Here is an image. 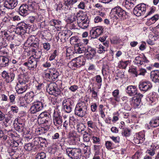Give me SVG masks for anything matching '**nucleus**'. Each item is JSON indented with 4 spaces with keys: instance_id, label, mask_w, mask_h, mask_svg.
Returning <instances> with one entry per match:
<instances>
[{
    "instance_id": "nucleus-63",
    "label": "nucleus",
    "mask_w": 159,
    "mask_h": 159,
    "mask_svg": "<svg viewBox=\"0 0 159 159\" xmlns=\"http://www.w3.org/2000/svg\"><path fill=\"white\" fill-rule=\"evenodd\" d=\"M102 18L99 16H97L94 19V22L96 23H98L99 22H101L102 21Z\"/></svg>"
},
{
    "instance_id": "nucleus-49",
    "label": "nucleus",
    "mask_w": 159,
    "mask_h": 159,
    "mask_svg": "<svg viewBox=\"0 0 159 159\" xmlns=\"http://www.w3.org/2000/svg\"><path fill=\"white\" fill-rule=\"evenodd\" d=\"M77 128L78 132H82L84 130V125L83 124H77Z\"/></svg>"
},
{
    "instance_id": "nucleus-23",
    "label": "nucleus",
    "mask_w": 159,
    "mask_h": 159,
    "mask_svg": "<svg viewBox=\"0 0 159 159\" xmlns=\"http://www.w3.org/2000/svg\"><path fill=\"white\" fill-rule=\"evenodd\" d=\"M29 11L28 7L26 4H23L19 7V13L23 16H25L28 15Z\"/></svg>"
},
{
    "instance_id": "nucleus-58",
    "label": "nucleus",
    "mask_w": 159,
    "mask_h": 159,
    "mask_svg": "<svg viewBox=\"0 0 159 159\" xmlns=\"http://www.w3.org/2000/svg\"><path fill=\"white\" fill-rule=\"evenodd\" d=\"M9 52L6 51L5 50H0V57L4 56L6 57L8 56Z\"/></svg>"
},
{
    "instance_id": "nucleus-36",
    "label": "nucleus",
    "mask_w": 159,
    "mask_h": 159,
    "mask_svg": "<svg viewBox=\"0 0 159 159\" xmlns=\"http://www.w3.org/2000/svg\"><path fill=\"white\" fill-rule=\"evenodd\" d=\"M33 52L32 57H34V58L38 60L40 58L42 53V52L39 50H34L33 51Z\"/></svg>"
},
{
    "instance_id": "nucleus-7",
    "label": "nucleus",
    "mask_w": 159,
    "mask_h": 159,
    "mask_svg": "<svg viewBox=\"0 0 159 159\" xmlns=\"http://www.w3.org/2000/svg\"><path fill=\"white\" fill-rule=\"evenodd\" d=\"M146 6L144 3H141L137 5L134 9L133 13L137 16L143 15L145 12Z\"/></svg>"
},
{
    "instance_id": "nucleus-62",
    "label": "nucleus",
    "mask_w": 159,
    "mask_h": 159,
    "mask_svg": "<svg viewBox=\"0 0 159 159\" xmlns=\"http://www.w3.org/2000/svg\"><path fill=\"white\" fill-rule=\"evenodd\" d=\"M78 89V87L76 85H74L70 86L69 88V90L73 92H75Z\"/></svg>"
},
{
    "instance_id": "nucleus-60",
    "label": "nucleus",
    "mask_w": 159,
    "mask_h": 159,
    "mask_svg": "<svg viewBox=\"0 0 159 159\" xmlns=\"http://www.w3.org/2000/svg\"><path fill=\"white\" fill-rule=\"evenodd\" d=\"M12 132V131L11 130H9L7 131L6 129H5V132L4 133L5 134V135H7H7H8L11 137H13L14 136V134Z\"/></svg>"
},
{
    "instance_id": "nucleus-3",
    "label": "nucleus",
    "mask_w": 159,
    "mask_h": 159,
    "mask_svg": "<svg viewBox=\"0 0 159 159\" xmlns=\"http://www.w3.org/2000/svg\"><path fill=\"white\" fill-rule=\"evenodd\" d=\"M111 13L114 14V16L112 18L114 20H116L114 23L115 25H116L117 20L119 18L124 19V16H125L126 14L125 11L119 7H116L112 9Z\"/></svg>"
},
{
    "instance_id": "nucleus-21",
    "label": "nucleus",
    "mask_w": 159,
    "mask_h": 159,
    "mask_svg": "<svg viewBox=\"0 0 159 159\" xmlns=\"http://www.w3.org/2000/svg\"><path fill=\"white\" fill-rule=\"evenodd\" d=\"M126 92L129 96H134L137 93V88L135 86H129L126 88Z\"/></svg>"
},
{
    "instance_id": "nucleus-41",
    "label": "nucleus",
    "mask_w": 159,
    "mask_h": 159,
    "mask_svg": "<svg viewBox=\"0 0 159 159\" xmlns=\"http://www.w3.org/2000/svg\"><path fill=\"white\" fill-rule=\"evenodd\" d=\"M34 145L32 143H29L25 144L24 146L25 149L28 151L32 150L33 148Z\"/></svg>"
},
{
    "instance_id": "nucleus-44",
    "label": "nucleus",
    "mask_w": 159,
    "mask_h": 159,
    "mask_svg": "<svg viewBox=\"0 0 159 159\" xmlns=\"http://www.w3.org/2000/svg\"><path fill=\"white\" fill-rule=\"evenodd\" d=\"M49 23L51 25L55 26L60 25L61 21L59 20H52L50 21Z\"/></svg>"
},
{
    "instance_id": "nucleus-48",
    "label": "nucleus",
    "mask_w": 159,
    "mask_h": 159,
    "mask_svg": "<svg viewBox=\"0 0 159 159\" xmlns=\"http://www.w3.org/2000/svg\"><path fill=\"white\" fill-rule=\"evenodd\" d=\"M79 13L78 12L77 13V16H78L77 17V22L78 25L81 23L82 22L84 21V20H85V18L86 17H83L80 16H79Z\"/></svg>"
},
{
    "instance_id": "nucleus-52",
    "label": "nucleus",
    "mask_w": 159,
    "mask_h": 159,
    "mask_svg": "<svg viewBox=\"0 0 159 159\" xmlns=\"http://www.w3.org/2000/svg\"><path fill=\"white\" fill-rule=\"evenodd\" d=\"M31 41V45L33 44L34 43H36L38 41V39L36 38L34 36H31L29 37V41Z\"/></svg>"
},
{
    "instance_id": "nucleus-5",
    "label": "nucleus",
    "mask_w": 159,
    "mask_h": 159,
    "mask_svg": "<svg viewBox=\"0 0 159 159\" xmlns=\"http://www.w3.org/2000/svg\"><path fill=\"white\" fill-rule=\"evenodd\" d=\"M47 92L50 94L57 96L61 93V91L58 88L57 85L55 83L50 84L47 89Z\"/></svg>"
},
{
    "instance_id": "nucleus-35",
    "label": "nucleus",
    "mask_w": 159,
    "mask_h": 159,
    "mask_svg": "<svg viewBox=\"0 0 159 159\" xmlns=\"http://www.w3.org/2000/svg\"><path fill=\"white\" fill-rule=\"evenodd\" d=\"M95 53V50H86V52L85 51V55L88 59H91L93 57Z\"/></svg>"
},
{
    "instance_id": "nucleus-28",
    "label": "nucleus",
    "mask_w": 159,
    "mask_h": 159,
    "mask_svg": "<svg viewBox=\"0 0 159 159\" xmlns=\"http://www.w3.org/2000/svg\"><path fill=\"white\" fill-rule=\"evenodd\" d=\"M9 60L7 57L4 56L0 57V66L2 67H5L9 65Z\"/></svg>"
},
{
    "instance_id": "nucleus-43",
    "label": "nucleus",
    "mask_w": 159,
    "mask_h": 159,
    "mask_svg": "<svg viewBox=\"0 0 159 159\" xmlns=\"http://www.w3.org/2000/svg\"><path fill=\"white\" fill-rule=\"evenodd\" d=\"M129 62V61H121L119 65V67L120 68L122 69H125L128 64Z\"/></svg>"
},
{
    "instance_id": "nucleus-40",
    "label": "nucleus",
    "mask_w": 159,
    "mask_h": 159,
    "mask_svg": "<svg viewBox=\"0 0 159 159\" xmlns=\"http://www.w3.org/2000/svg\"><path fill=\"white\" fill-rule=\"evenodd\" d=\"M131 130L127 128L123 129L122 132V135L126 137H129L130 135Z\"/></svg>"
},
{
    "instance_id": "nucleus-19",
    "label": "nucleus",
    "mask_w": 159,
    "mask_h": 159,
    "mask_svg": "<svg viewBox=\"0 0 159 159\" xmlns=\"http://www.w3.org/2000/svg\"><path fill=\"white\" fill-rule=\"evenodd\" d=\"M17 1L16 0H6L4 6L7 8L13 9L17 5Z\"/></svg>"
},
{
    "instance_id": "nucleus-16",
    "label": "nucleus",
    "mask_w": 159,
    "mask_h": 159,
    "mask_svg": "<svg viewBox=\"0 0 159 159\" xmlns=\"http://www.w3.org/2000/svg\"><path fill=\"white\" fill-rule=\"evenodd\" d=\"M129 71L135 75L136 77L139 75L144 76L147 72L146 70L145 69L141 68L137 70L136 68H130L129 70Z\"/></svg>"
},
{
    "instance_id": "nucleus-31",
    "label": "nucleus",
    "mask_w": 159,
    "mask_h": 159,
    "mask_svg": "<svg viewBox=\"0 0 159 159\" xmlns=\"http://www.w3.org/2000/svg\"><path fill=\"white\" fill-rule=\"evenodd\" d=\"M144 135L143 133H139L136 137V139L135 140L136 141V143H143L145 140Z\"/></svg>"
},
{
    "instance_id": "nucleus-38",
    "label": "nucleus",
    "mask_w": 159,
    "mask_h": 159,
    "mask_svg": "<svg viewBox=\"0 0 159 159\" xmlns=\"http://www.w3.org/2000/svg\"><path fill=\"white\" fill-rule=\"evenodd\" d=\"M151 126L153 128H155L159 126V120L158 118L152 120L149 123Z\"/></svg>"
},
{
    "instance_id": "nucleus-4",
    "label": "nucleus",
    "mask_w": 159,
    "mask_h": 159,
    "mask_svg": "<svg viewBox=\"0 0 159 159\" xmlns=\"http://www.w3.org/2000/svg\"><path fill=\"white\" fill-rule=\"evenodd\" d=\"M43 74L45 78L52 81L56 80L59 74L57 70L54 68L47 69Z\"/></svg>"
},
{
    "instance_id": "nucleus-1",
    "label": "nucleus",
    "mask_w": 159,
    "mask_h": 159,
    "mask_svg": "<svg viewBox=\"0 0 159 159\" xmlns=\"http://www.w3.org/2000/svg\"><path fill=\"white\" fill-rule=\"evenodd\" d=\"M66 154L72 159H80L82 156V151L80 148H68L66 150Z\"/></svg>"
},
{
    "instance_id": "nucleus-51",
    "label": "nucleus",
    "mask_w": 159,
    "mask_h": 159,
    "mask_svg": "<svg viewBox=\"0 0 159 159\" xmlns=\"http://www.w3.org/2000/svg\"><path fill=\"white\" fill-rule=\"evenodd\" d=\"M5 7L2 4H0V16L4 15L5 13Z\"/></svg>"
},
{
    "instance_id": "nucleus-30",
    "label": "nucleus",
    "mask_w": 159,
    "mask_h": 159,
    "mask_svg": "<svg viewBox=\"0 0 159 159\" xmlns=\"http://www.w3.org/2000/svg\"><path fill=\"white\" fill-rule=\"evenodd\" d=\"M89 20L88 17H86L84 21L78 25V26L83 29L87 28L89 25Z\"/></svg>"
},
{
    "instance_id": "nucleus-42",
    "label": "nucleus",
    "mask_w": 159,
    "mask_h": 159,
    "mask_svg": "<svg viewBox=\"0 0 159 159\" xmlns=\"http://www.w3.org/2000/svg\"><path fill=\"white\" fill-rule=\"evenodd\" d=\"M105 146L106 148L108 150H111L114 148L113 143L110 141H106Z\"/></svg>"
},
{
    "instance_id": "nucleus-15",
    "label": "nucleus",
    "mask_w": 159,
    "mask_h": 159,
    "mask_svg": "<svg viewBox=\"0 0 159 159\" xmlns=\"http://www.w3.org/2000/svg\"><path fill=\"white\" fill-rule=\"evenodd\" d=\"M134 62L135 64L139 66L142 65L146 66V64L148 63L149 61L145 56L143 55V57L140 56L136 57Z\"/></svg>"
},
{
    "instance_id": "nucleus-33",
    "label": "nucleus",
    "mask_w": 159,
    "mask_h": 159,
    "mask_svg": "<svg viewBox=\"0 0 159 159\" xmlns=\"http://www.w3.org/2000/svg\"><path fill=\"white\" fill-rule=\"evenodd\" d=\"M69 139L68 142L70 145H74L75 144V135L71 133H69Z\"/></svg>"
},
{
    "instance_id": "nucleus-57",
    "label": "nucleus",
    "mask_w": 159,
    "mask_h": 159,
    "mask_svg": "<svg viewBox=\"0 0 159 159\" xmlns=\"http://www.w3.org/2000/svg\"><path fill=\"white\" fill-rule=\"evenodd\" d=\"M42 84H39L36 86V89L37 90L36 91H35L34 92L35 94H37L40 92V90L42 88Z\"/></svg>"
},
{
    "instance_id": "nucleus-13",
    "label": "nucleus",
    "mask_w": 159,
    "mask_h": 159,
    "mask_svg": "<svg viewBox=\"0 0 159 159\" xmlns=\"http://www.w3.org/2000/svg\"><path fill=\"white\" fill-rule=\"evenodd\" d=\"M139 88L142 91L145 92L150 90L152 87L151 83L149 81H144L140 83Z\"/></svg>"
},
{
    "instance_id": "nucleus-14",
    "label": "nucleus",
    "mask_w": 159,
    "mask_h": 159,
    "mask_svg": "<svg viewBox=\"0 0 159 159\" xmlns=\"http://www.w3.org/2000/svg\"><path fill=\"white\" fill-rule=\"evenodd\" d=\"M2 76L7 83H9L14 80L15 74L13 72L8 73L6 71L4 70L2 73Z\"/></svg>"
},
{
    "instance_id": "nucleus-39",
    "label": "nucleus",
    "mask_w": 159,
    "mask_h": 159,
    "mask_svg": "<svg viewBox=\"0 0 159 159\" xmlns=\"http://www.w3.org/2000/svg\"><path fill=\"white\" fill-rule=\"evenodd\" d=\"M43 139L41 138H39L38 137H35L33 140V141L34 143V146L35 145L36 146L38 145L41 143L42 141H43ZM43 140H44V141H46L45 139H44Z\"/></svg>"
},
{
    "instance_id": "nucleus-46",
    "label": "nucleus",
    "mask_w": 159,
    "mask_h": 159,
    "mask_svg": "<svg viewBox=\"0 0 159 159\" xmlns=\"http://www.w3.org/2000/svg\"><path fill=\"white\" fill-rule=\"evenodd\" d=\"M66 34H63L61 32H59L58 34V36L57 37H56V39L58 40L59 39H60L61 42H63L65 41V36Z\"/></svg>"
},
{
    "instance_id": "nucleus-29",
    "label": "nucleus",
    "mask_w": 159,
    "mask_h": 159,
    "mask_svg": "<svg viewBox=\"0 0 159 159\" xmlns=\"http://www.w3.org/2000/svg\"><path fill=\"white\" fill-rule=\"evenodd\" d=\"M27 6L29 11H33L35 10V6L36 3L34 0H28L27 2Z\"/></svg>"
},
{
    "instance_id": "nucleus-9",
    "label": "nucleus",
    "mask_w": 159,
    "mask_h": 159,
    "mask_svg": "<svg viewBox=\"0 0 159 159\" xmlns=\"http://www.w3.org/2000/svg\"><path fill=\"white\" fill-rule=\"evenodd\" d=\"M38 61V60L31 56L29 58L28 61L24 63L23 65L28 67L30 70H34L37 66Z\"/></svg>"
},
{
    "instance_id": "nucleus-22",
    "label": "nucleus",
    "mask_w": 159,
    "mask_h": 159,
    "mask_svg": "<svg viewBox=\"0 0 159 159\" xmlns=\"http://www.w3.org/2000/svg\"><path fill=\"white\" fill-rule=\"evenodd\" d=\"M18 83L17 84L21 85H27L26 83L28 82V78L27 76L25 74L19 75L17 78Z\"/></svg>"
},
{
    "instance_id": "nucleus-47",
    "label": "nucleus",
    "mask_w": 159,
    "mask_h": 159,
    "mask_svg": "<svg viewBox=\"0 0 159 159\" xmlns=\"http://www.w3.org/2000/svg\"><path fill=\"white\" fill-rule=\"evenodd\" d=\"M95 79L96 82L99 84V85L100 86V88L102 85V79L99 75H98L96 76L95 77Z\"/></svg>"
},
{
    "instance_id": "nucleus-27",
    "label": "nucleus",
    "mask_w": 159,
    "mask_h": 159,
    "mask_svg": "<svg viewBox=\"0 0 159 159\" xmlns=\"http://www.w3.org/2000/svg\"><path fill=\"white\" fill-rule=\"evenodd\" d=\"M159 19V15L158 14H156L151 18L147 20L146 22V24L147 25H150L153 24H154Z\"/></svg>"
},
{
    "instance_id": "nucleus-56",
    "label": "nucleus",
    "mask_w": 159,
    "mask_h": 159,
    "mask_svg": "<svg viewBox=\"0 0 159 159\" xmlns=\"http://www.w3.org/2000/svg\"><path fill=\"white\" fill-rule=\"evenodd\" d=\"M110 138L115 143H119L120 141V138L117 137H115L112 136L110 137Z\"/></svg>"
},
{
    "instance_id": "nucleus-53",
    "label": "nucleus",
    "mask_w": 159,
    "mask_h": 159,
    "mask_svg": "<svg viewBox=\"0 0 159 159\" xmlns=\"http://www.w3.org/2000/svg\"><path fill=\"white\" fill-rule=\"evenodd\" d=\"M46 154L44 152H41L36 155L38 159H45L46 158Z\"/></svg>"
},
{
    "instance_id": "nucleus-34",
    "label": "nucleus",
    "mask_w": 159,
    "mask_h": 159,
    "mask_svg": "<svg viewBox=\"0 0 159 159\" xmlns=\"http://www.w3.org/2000/svg\"><path fill=\"white\" fill-rule=\"evenodd\" d=\"M77 2V0H65L64 2V5L67 6L70 9L71 6Z\"/></svg>"
},
{
    "instance_id": "nucleus-61",
    "label": "nucleus",
    "mask_w": 159,
    "mask_h": 159,
    "mask_svg": "<svg viewBox=\"0 0 159 159\" xmlns=\"http://www.w3.org/2000/svg\"><path fill=\"white\" fill-rule=\"evenodd\" d=\"M87 125L88 127L92 129H93L94 127V125L93 121L90 120L87 121Z\"/></svg>"
},
{
    "instance_id": "nucleus-50",
    "label": "nucleus",
    "mask_w": 159,
    "mask_h": 159,
    "mask_svg": "<svg viewBox=\"0 0 159 159\" xmlns=\"http://www.w3.org/2000/svg\"><path fill=\"white\" fill-rule=\"evenodd\" d=\"M4 132H5V129L2 130L0 129V138L3 137V141H5L7 139V135H5V134Z\"/></svg>"
},
{
    "instance_id": "nucleus-45",
    "label": "nucleus",
    "mask_w": 159,
    "mask_h": 159,
    "mask_svg": "<svg viewBox=\"0 0 159 159\" xmlns=\"http://www.w3.org/2000/svg\"><path fill=\"white\" fill-rule=\"evenodd\" d=\"M14 128L17 131H20L23 129V126L22 124H17V123L15 124L14 123Z\"/></svg>"
},
{
    "instance_id": "nucleus-18",
    "label": "nucleus",
    "mask_w": 159,
    "mask_h": 159,
    "mask_svg": "<svg viewBox=\"0 0 159 159\" xmlns=\"http://www.w3.org/2000/svg\"><path fill=\"white\" fill-rule=\"evenodd\" d=\"M72 103L71 101L64 100L62 102V105L64 110L68 113H70L72 110L73 106Z\"/></svg>"
},
{
    "instance_id": "nucleus-11",
    "label": "nucleus",
    "mask_w": 159,
    "mask_h": 159,
    "mask_svg": "<svg viewBox=\"0 0 159 159\" xmlns=\"http://www.w3.org/2000/svg\"><path fill=\"white\" fill-rule=\"evenodd\" d=\"M43 104L40 101L34 102L30 108V112L32 114L36 113L43 109Z\"/></svg>"
},
{
    "instance_id": "nucleus-8",
    "label": "nucleus",
    "mask_w": 159,
    "mask_h": 159,
    "mask_svg": "<svg viewBox=\"0 0 159 159\" xmlns=\"http://www.w3.org/2000/svg\"><path fill=\"white\" fill-rule=\"evenodd\" d=\"M28 25L24 22L18 23L15 32L19 35L24 34L26 31Z\"/></svg>"
},
{
    "instance_id": "nucleus-26",
    "label": "nucleus",
    "mask_w": 159,
    "mask_h": 159,
    "mask_svg": "<svg viewBox=\"0 0 159 159\" xmlns=\"http://www.w3.org/2000/svg\"><path fill=\"white\" fill-rule=\"evenodd\" d=\"M27 88V85H21L17 84L16 88V90L18 94H21L26 91Z\"/></svg>"
},
{
    "instance_id": "nucleus-6",
    "label": "nucleus",
    "mask_w": 159,
    "mask_h": 159,
    "mask_svg": "<svg viewBox=\"0 0 159 159\" xmlns=\"http://www.w3.org/2000/svg\"><path fill=\"white\" fill-rule=\"evenodd\" d=\"M50 114L46 112L41 113L38 117V121L39 124H44L50 122L51 120Z\"/></svg>"
},
{
    "instance_id": "nucleus-37",
    "label": "nucleus",
    "mask_w": 159,
    "mask_h": 159,
    "mask_svg": "<svg viewBox=\"0 0 159 159\" xmlns=\"http://www.w3.org/2000/svg\"><path fill=\"white\" fill-rule=\"evenodd\" d=\"M119 91L117 89L114 90L112 93V95L114 98V100L117 102H119L120 101V98L119 97Z\"/></svg>"
},
{
    "instance_id": "nucleus-2",
    "label": "nucleus",
    "mask_w": 159,
    "mask_h": 159,
    "mask_svg": "<svg viewBox=\"0 0 159 159\" xmlns=\"http://www.w3.org/2000/svg\"><path fill=\"white\" fill-rule=\"evenodd\" d=\"M87 107L85 102H81L78 103L75 109V113L78 116L83 117L87 114Z\"/></svg>"
},
{
    "instance_id": "nucleus-12",
    "label": "nucleus",
    "mask_w": 159,
    "mask_h": 159,
    "mask_svg": "<svg viewBox=\"0 0 159 159\" xmlns=\"http://www.w3.org/2000/svg\"><path fill=\"white\" fill-rule=\"evenodd\" d=\"M103 31V29L102 27H95L90 31V34L92 38H96L101 35Z\"/></svg>"
},
{
    "instance_id": "nucleus-24",
    "label": "nucleus",
    "mask_w": 159,
    "mask_h": 159,
    "mask_svg": "<svg viewBox=\"0 0 159 159\" xmlns=\"http://www.w3.org/2000/svg\"><path fill=\"white\" fill-rule=\"evenodd\" d=\"M143 95L142 94L139 93H137V94L131 98V101L135 104L137 105H139L141 102V99L143 97Z\"/></svg>"
},
{
    "instance_id": "nucleus-59",
    "label": "nucleus",
    "mask_w": 159,
    "mask_h": 159,
    "mask_svg": "<svg viewBox=\"0 0 159 159\" xmlns=\"http://www.w3.org/2000/svg\"><path fill=\"white\" fill-rule=\"evenodd\" d=\"M92 139L93 140V143H98V144H100V139L97 137L93 136L92 137Z\"/></svg>"
},
{
    "instance_id": "nucleus-20",
    "label": "nucleus",
    "mask_w": 159,
    "mask_h": 159,
    "mask_svg": "<svg viewBox=\"0 0 159 159\" xmlns=\"http://www.w3.org/2000/svg\"><path fill=\"white\" fill-rule=\"evenodd\" d=\"M150 78L155 83H159V70H154L150 73Z\"/></svg>"
},
{
    "instance_id": "nucleus-54",
    "label": "nucleus",
    "mask_w": 159,
    "mask_h": 159,
    "mask_svg": "<svg viewBox=\"0 0 159 159\" xmlns=\"http://www.w3.org/2000/svg\"><path fill=\"white\" fill-rule=\"evenodd\" d=\"M91 136V134H84L83 138L84 141L87 142H89L90 141Z\"/></svg>"
},
{
    "instance_id": "nucleus-25",
    "label": "nucleus",
    "mask_w": 159,
    "mask_h": 159,
    "mask_svg": "<svg viewBox=\"0 0 159 159\" xmlns=\"http://www.w3.org/2000/svg\"><path fill=\"white\" fill-rule=\"evenodd\" d=\"M34 94V91H31L25 94L24 98L26 103H29L33 100Z\"/></svg>"
},
{
    "instance_id": "nucleus-55",
    "label": "nucleus",
    "mask_w": 159,
    "mask_h": 159,
    "mask_svg": "<svg viewBox=\"0 0 159 159\" xmlns=\"http://www.w3.org/2000/svg\"><path fill=\"white\" fill-rule=\"evenodd\" d=\"M24 134L25 135V140H26L27 141H29V140L32 138V135L31 134V133H30L29 132L26 134L25 132Z\"/></svg>"
},
{
    "instance_id": "nucleus-17",
    "label": "nucleus",
    "mask_w": 159,
    "mask_h": 159,
    "mask_svg": "<svg viewBox=\"0 0 159 159\" xmlns=\"http://www.w3.org/2000/svg\"><path fill=\"white\" fill-rule=\"evenodd\" d=\"M54 124L58 128L62 122V117L59 114H55L53 118Z\"/></svg>"
},
{
    "instance_id": "nucleus-32",
    "label": "nucleus",
    "mask_w": 159,
    "mask_h": 159,
    "mask_svg": "<svg viewBox=\"0 0 159 159\" xmlns=\"http://www.w3.org/2000/svg\"><path fill=\"white\" fill-rule=\"evenodd\" d=\"M80 39L77 36H73L70 38V43L71 44H74L75 47L79 46V43H79Z\"/></svg>"
},
{
    "instance_id": "nucleus-64",
    "label": "nucleus",
    "mask_w": 159,
    "mask_h": 159,
    "mask_svg": "<svg viewBox=\"0 0 159 159\" xmlns=\"http://www.w3.org/2000/svg\"><path fill=\"white\" fill-rule=\"evenodd\" d=\"M57 50H54L53 53L50 57L49 60L50 61L53 60L57 55Z\"/></svg>"
},
{
    "instance_id": "nucleus-10",
    "label": "nucleus",
    "mask_w": 159,
    "mask_h": 159,
    "mask_svg": "<svg viewBox=\"0 0 159 159\" xmlns=\"http://www.w3.org/2000/svg\"><path fill=\"white\" fill-rule=\"evenodd\" d=\"M85 59L83 57H78L73 59L69 64H70L71 66L76 67H80L84 65L85 64Z\"/></svg>"
}]
</instances>
